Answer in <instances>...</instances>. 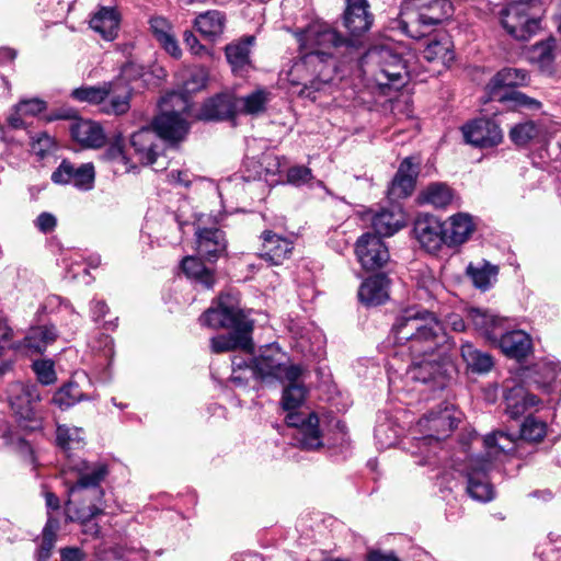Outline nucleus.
Listing matches in <instances>:
<instances>
[{"instance_id": "obj_1", "label": "nucleus", "mask_w": 561, "mask_h": 561, "mask_svg": "<svg viewBox=\"0 0 561 561\" xmlns=\"http://www.w3.org/2000/svg\"><path fill=\"white\" fill-rule=\"evenodd\" d=\"M176 100L186 107V101L175 93L168 98H162L160 102L161 114L158 115L152 126L154 130L144 127L134 133L130 137V148L134 149L133 161L135 164H154L158 162L160 152L158 138L170 144H175L184 139L188 131V124L184 117H180L179 113L169 112L168 104Z\"/></svg>"}, {"instance_id": "obj_2", "label": "nucleus", "mask_w": 561, "mask_h": 561, "mask_svg": "<svg viewBox=\"0 0 561 561\" xmlns=\"http://www.w3.org/2000/svg\"><path fill=\"white\" fill-rule=\"evenodd\" d=\"M391 335L394 344L408 343V351H433L447 343L444 325L427 310L408 308L403 310L392 325Z\"/></svg>"}, {"instance_id": "obj_3", "label": "nucleus", "mask_w": 561, "mask_h": 561, "mask_svg": "<svg viewBox=\"0 0 561 561\" xmlns=\"http://www.w3.org/2000/svg\"><path fill=\"white\" fill-rule=\"evenodd\" d=\"M298 42L304 54L295 65L296 69H310L321 82H328L331 79V49L345 41L330 25L317 21L298 33Z\"/></svg>"}, {"instance_id": "obj_4", "label": "nucleus", "mask_w": 561, "mask_h": 561, "mask_svg": "<svg viewBox=\"0 0 561 561\" xmlns=\"http://www.w3.org/2000/svg\"><path fill=\"white\" fill-rule=\"evenodd\" d=\"M448 0H403L401 30L410 37L420 39L430 28L451 13Z\"/></svg>"}, {"instance_id": "obj_5", "label": "nucleus", "mask_w": 561, "mask_h": 561, "mask_svg": "<svg viewBox=\"0 0 561 561\" xmlns=\"http://www.w3.org/2000/svg\"><path fill=\"white\" fill-rule=\"evenodd\" d=\"M546 13L542 0H518L501 11V24L518 41H527L535 35Z\"/></svg>"}, {"instance_id": "obj_6", "label": "nucleus", "mask_w": 561, "mask_h": 561, "mask_svg": "<svg viewBox=\"0 0 561 561\" xmlns=\"http://www.w3.org/2000/svg\"><path fill=\"white\" fill-rule=\"evenodd\" d=\"M365 71H370L378 85L399 88L404 84L405 65L399 54L390 47L375 46L369 48L360 59Z\"/></svg>"}, {"instance_id": "obj_7", "label": "nucleus", "mask_w": 561, "mask_h": 561, "mask_svg": "<svg viewBox=\"0 0 561 561\" xmlns=\"http://www.w3.org/2000/svg\"><path fill=\"white\" fill-rule=\"evenodd\" d=\"M529 80L524 69L507 67L500 70L488 83L486 92L491 101L512 102L514 106L539 108L540 102L522 92L508 90L525 85Z\"/></svg>"}, {"instance_id": "obj_8", "label": "nucleus", "mask_w": 561, "mask_h": 561, "mask_svg": "<svg viewBox=\"0 0 561 561\" xmlns=\"http://www.w3.org/2000/svg\"><path fill=\"white\" fill-rule=\"evenodd\" d=\"M424 436L416 439L417 453L423 456L419 461L420 465L431 463L430 456L436 455L440 446V439L448 436L449 433L457 427V420L453 416L448 408L434 413L431 412L417 422Z\"/></svg>"}, {"instance_id": "obj_9", "label": "nucleus", "mask_w": 561, "mask_h": 561, "mask_svg": "<svg viewBox=\"0 0 561 561\" xmlns=\"http://www.w3.org/2000/svg\"><path fill=\"white\" fill-rule=\"evenodd\" d=\"M445 350V344H440L433 351L412 352V364L407 369V377L422 383L433 382L434 388L443 389L447 380Z\"/></svg>"}, {"instance_id": "obj_10", "label": "nucleus", "mask_w": 561, "mask_h": 561, "mask_svg": "<svg viewBox=\"0 0 561 561\" xmlns=\"http://www.w3.org/2000/svg\"><path fill=\"white\" fill-rule=\"evenodd\" d=\"M287 363V355L277 345L271 344L261 350L260 355L252 359V365L249 368L253 375L262 380H298L301 369L296 365H288Z\"/></svg>"}, {"instance_id": "obj_11", "label": "nucleus", "mask_w": 561, "mask_h": 561, "mask_svg": "<svg viewBox=\"0 0 561 561\" xmlns=\"http://www.w3.org/2000/svg\"><path fill=\"white\" fill-rule=\"evenodd\" d=\"M10 407L20 421L30 422L25 427L31 431L41 428V420L37 417L34 403L41 400L36 385L13 382L8 388Z\"/></svg>"}, {"instance_id": "obj_12", "label": "nucleus", "mask_w": 561, "mask_h": 561, "mask_svg": "<svg viewBox=\"0 0 561 561\" xmlns=\"http://www.w3.org/2000/svg\"><path fill=\"white\" fill-rule=\"evenodd\" d=\"M70 468L76 472L77 481L68 485L69 496L76 497L80 492L88 491L100 501L103 496V491L99 486L108 473L107 465L104 462L79 460ZM70 504L71 499L66 503L68 512H70Z\"/></svg>"}, {"instance_id": "obj_13", "label": "nucleus", "mask_w": 561, "mask_h": 561, "mask_svg": "<svg viewBox=\"0 0 561 561\" xmlns=\"http://www.w3.org/2000/svg\"><path fill=\"white\" fill-rule=\"evenodd\" d=\"M242 321L251 320L238 308L234 297L229 294L221 295L217 300V306L209 307L199 317L201 324L210 329H230Z\"/></svg>"}, {"instance_id": "obj_14", "label": "nucleus", "mask_w": 561, "mask_h": 561, "mask_svg": "<svg viewBox=\"0 0 561 561\" xmlns=\"http://www.w3.org/2000/svg\"><path fill=\"white\" fill-rule=\"evenodd\" d=\"M288 426L295 427V439L297 444L304 448L313 450L322 446L321 435L319 431V417L316 413L289 411L286 415Z\"/></svg>"}, {"instance_id": "obj_15", "label": "nucleus", "mask_w": 561, "mask_h": 561, "mask_svg": "<svg viewBox=\"0 0 561 561\" xmlns=\"http://www.w3.org/2000/svg\"><path fill=\"white\" fill-rule=\"evenodd\" d=\"M527 385L534 382L543 391L561 392V366L558 362L541 359L531 367L522 368L518 375Z\"/></svg>"}, {"instance_id": "obj_16", "label": "nucleus", "mask_w": 561, "mask_h": 561, "mask_svg": "<svg viewBox=\"0 0 561 561\" xmlns=\"http://www.w3.org/2000/svg\"><path fill=\"white\" fill-rule=\"evenodd\" d=\"M355 254L365 270H377L389 261V251L380 237L366 232L358 238Z\"/></svg>"}, {"instance_id": "obj_17", "label": "nucleus", "mask_w": 561, "mask_h": 561, "mask_svg": "<svg viewBox=\"0 0 561 561\" xmlns=\"http://www.w3.org/2000/svg\"><path fill=\"white\" fill-rule=\"evenodd\" d=\"M95 171L92 163H82L78 167L64 160L53 172L51 181L56 184H71L78 190L90 191L93 188Z\"/></svg>"}, {"instance_id": "obj_18", "label": "nucleus", "mask_w": 561, "mask_h": 561, "mask_svg": "<svg viewBox=\"0 0 561 561\" xmlns=\"http://www.w3.org/2000/svg\"><path fill=\"white\" fill-rule=\"evenodd\" d=\"M491 468V461L482 457L471 458L467 468V491L469 495L480 502L491 501L494 491L490 484L486 472Z\"/></svg>"}, {"instance_id": "obj_19", "label": "nucleus", "mask_w": 561, "mask_h": 561, "mask_svg": "<svg viewBox=\"0 0 561 561\" xmlns=\"http://www.w3.org/2000/svg\"><path fill=\"white\" fill-rule=\"evenodd\" d=\"M414 236L428 253H436L446 244L444 225L432 215H420L414 222Z\"/></svg>"}, {"instance_id": "obj_20", "label": "nucleus", "mask_w": 561, "mask_h": 561, "mask_svg": "<svg viewBox=\"0 0 561 561\" xmlns=\"http://www.w3.org/2000/svg\"><path fill=\"white\" fill-rule=\"evenodd\" d=\"M209 80L208 69L202 66H195L188 69H185L181 75V84L182 92H171L167 94L164 98L175 93L181 95L186 101V107L183 110V104L176 100L169 102L168 111L179 113L180 117H183L184 113H187L190 110V103L187 100V94L194 93L206 88L207 82Z\"/></svg>"}, {"instance_id": "obj_21", "label": "nucleus", "mask_w": 561, "mask_h": 561, "mask_svg": "<svg viewBox=\"0 0 561 561\" xmlns=\"http://www.w3.org/2000/svg\"><path fill=\"white\" fill-rule=\"evenodd\" d=\"M519 379L520 382H513L511 385L510 381H506L505 383V411L512 419L522 416L541 402L525 386L527 383L526 380H523L520 377Z\"/></svg>"}, {"instance_id": "obj_22", "label": "nucleus", "mask_w": 561, "mask_h": 561, "mask_svg": "<svg viewBox=\"0 0 561 561\" xmlns=\"http://www.w3.org/2000/svg\"><path fill=\"white\" fill-rule=\"evenodd\" d=\"M466 141L480 148L497 146L503 139L500 126L492 119H476L462 127Z\"/></svg>"}, {"instance_id": "obj_23", "label": "nucleus", "mask_w": 561, "mask_h": 561, "mask_svg": "<svg viewBox=\"0 0 561 561\" xmlns=\"http://www.w3.org/2000/svg\"><path fill=\"white\" fill-rule=\"evenodd\" d=\"M231 329L232 331L228 334L218 335L211 339V351L214 353L230 352L236 348L251 351V332L253 330V322L242 321Z\"/></svg>"}, {"instance_id": "obj_24", "label": "nucleus", "mask_w": 561, "mask_h": 561, "mask_svg": "<svg viewBox=\"0 0 561 561\" xmlns=\"http://www.w3.org/2000/svg\"><path fill=\"white\" fill-rule=\"evenodd\" d=\"M371 227L378 237H391L405 225V217L399 206L380 208L370 217Z\"/></svg>"}, {"instance_id": "obj_25", "label": "nucleus", "mask_w": 561, "mask_h": 561, "mask_svg": "<svg viewBox=\"0 0 561 561\" xmlns=\"http://www.w3.org/2000/svg\"><path fill=\"white\" fill-rule=\"evenodd\" d=\"M496 343L501 351L508 357L515 359L525 358L531 351L533 342L530 336L523 330L505 331L501 330Z\"/></svg>"}, {"instance_id": "obj_26", "label": "nucleus", "mask_w": 561, "mask_h": 561, "mask_svg": "<svg viewBox=\"0 0 561 561\" xmlns=\"http://www.w3.org/2000/svg\"><path fill=\"white\" fill-rule=\"evenodd\" d=\"M346 2L345 27L353 36H360L373 24V15L368 12V2L366 0H346Z\"/></svg>"}, {"instance_id": "obj_27", "label": "nucleus", "mask_w": 561, "mask_h": 561, "mask_svg": "<svg viewBox=\"0 0 561 561\" xmlns=\"http://www.w3.org/2000/svg\"><path fill=\"white\" fill-rule=\"evenodd\" d=\"M262 253L261 256L274 265L282 264L287 260L293 251V242L270 230L262 233Z\"/></svg>"}, {"instance_id": "obj_28", "label": "nucleus", "mask_w": 561, "mask_h": 561, "mask_svg": "<svg viewBox=\"0 0 561 561\" xmlns=\"http://www.w3.org/2000/svg\"><path fill=\"white\" fill-rule=\"evenodd\" d=\"M121 15L115 8L101 7L91 18L90 27L103 39L114 41L119 31Z\"/></svg>"}, {"instance_id": "obj_29", "label": "nucleus", "mask_w": 561, "mask_h": 561, "mask_svg": "<svg viewBox=\"0 0 561 561\" xmlns=\"http://www.w3.org/2000/svg\"><path fill=\"white\" fill-rule=\"evenodd\" d=\"M197 251L199 255L213 261L221 255L226 250V239L221 230L217 228H197Z\"/></svg>"}, {"instance_id": "obj_30", "label": "nucleus", "mask_w": 561, "mask_h": 561, "mask_svg": "<svg viewBox=\"0 0 561 561\" xmlns=\"http://www.w3.org/2000/svg\"><path fill=\"white\" fill-rule=\"evenodd\" d=\"M237 107V99L232 94H218L205 102L198 118L204 121L227 119L234 115Z\"/></svg>"}, {"instance_id": "obj_31", "label": "nucleus", "mask_w": 561, "mask_h": 561, "mask_svg": "<svg viewBox=\"0 0 561 561\" xmlns=\"http://www.w3.org/2000/svg\"><path fill=\"white\" fill-rule=\"evenodd\" d=\"M71 135L77 142L85 148H101L106 141L103 127L90 119H79L73 123Z\"/></svg>"}, {"instance_id": "obj_32", "label": "nucleus", "mask_w": 561, "mask_h": 561, "mask_svg": "<svg viewBox=\"0 0 561 561\" xmlns=\"http://www.w3.org/2000/svg\"><path fill=\"white\" fill-rule=\"evenodd\" d=\"M389 279L386 275L377 274L365 279L359 289L358 298L366 306H378L389 298Z\"/></svg>"}, {"instance_id": "obj_33", "label": "nucleus", "mask_w": 561, "mask_h": 561, "mask_svg": "<svg viewBox=\"0 0 561 561\" xmlns=\"http://www.w3.org/2000/svg\"><path fill=\"white\" fill-rule=\"evenodd\" d=\"M468 317L474 329L491 342L497 341L501 330L506 329V319L489 310L471 309Z\"/></svg>"}, {"instance_id": "obj_34", "label": "nucleus", "mask_w": 561, "mask_h": 561, "mask_svg": "<svg viewBox=\"0 0 561 561\" xmlns=\"http://www.w3.org/2000/svg\"><path fill=\"white\" fill-rule=\"evenodd\" d=\"M444 225L446 245L455 247L466 242L473 232L472 218L467 214H456Z\"/></svg>"}, {"instance_id": "obj_35", "label": "nucleus", "mask_w": 561, "mask_h": 561, "mask_svg": "<svg viewBox=\"0 0 561 561\" xmlns=\"http://www.w3.org/2000/svg\"><path fill=\"white\" fill-rule=\"evenodd\" d=\"M225 26L226 15L218 10L203 12L194 20V27L210 42L217 41L222 35Z\"/></svg>"}, {"instance_id": "obj_36", "label": "nucleus", "mask_w": 561, "mask_h": 561, "mask_svg": "<svg viewBox=\"0 0 561 561\" xmlns=\"http://www.w3.org/2000/svg\"><path fill=\"white\" fill-rule=\"evenodd\" d=\"M417 175L416 167L411 158H405L392 180L389 188V195L392 198H403L411 194L414 188L415 178Z\"/></svg>"}, {"instance_id": "obj_37", "label": "nucleus", "mask_w": 561, "mask_h": 561, "mask_svg": "<svg viewBox=\"0 0 561 561\" xmlns=\"http://www.w3.org/2000/svg\"><path fill=\"white\" fill-rule=\"evenodd\" d=\"M111 93L104 101L101 111L106 114L122 115L130 107L131 91L128 84L122 80L112 81Z\"/></svg>"}, {"instance_id": "obj_38", "label": "nucleus", "mask_w": 561, "mask_h": 561, "mask_svg": "<svg viewBox=\"0 0 561 561\" xmlns=\"http://www.w3.org/2000/svg\"><path fill=\"white\" fill-rule=\"evenodd\" d=\"M423 57L428 61L448 67L455 58L449 36L439 34L431 38L423 49Z\"/></svg>"}, {"instance_id": "obj_39", "label": "nucleus", "mask_w": 561, "mask_h": 561, "mask_svg": "<svg viewBox=\"0 0 561 561\" xmlns=\"http://www.w3.org/2000/svg\"><path fill=\"white\" fill-rule=\"evenodd\" d=\"M150 27L161 47L173 58L179 59L182 56V50L172 32L171 24L162 16H154L150 20Z\"/></svg>"}, {"instance_id": "obj_40", "label": "nucleus", "mask_w": 561, "mask_h": 561, "mask_svg": "<svg viewBox=\"0 0 561 561\" xmlns=\"http://www.w3.org/2000/svg\"><path fill=\"white\" fill-rule=\"evenodd\" d=\"M486 460L491 462L496 459L501 454H508L514 450L516 445V437L503 431H496L489 434L483 439Z\"/></svg>"}, {"instance_id": "obj_41", "label": "nucleus", "mask_w": 561, "mask_h": 561, "mask_svg": "<svg viewBox=\"0 0 561 561\" xmlns=\"http://www.w3.org/2000/svg\"><path fill=\"white\" fill-rule=\"evenodd\" d=\"M59 528V519L48 514L46 525L42 531L41 542L35 551L36 561H48L50 559L57 541Z\"/></svg>"}, {"instance_id": "obj_42", "label": "nucleus", "mask_w": 561, "mask_h": 561, "mask_svg": "<svg viewBox=\"0 0 561 561\" xmlns=\"http://www.w3.org/2000/svg\"><path fill=\"white\" fill-rule=\"evenodd\" d=\"M253 41V36H248L226 46V57L233 71H242L250 66V48Z\"/></svg>"}, {"instance_id": "obj_43", "label": "nucleus", "mask_w": 561, "mask_h": 561, "mask_svg": "<svg viewBox=\"0 0 561 561\" xmlns=\"http://www.w3.org/2000/svg\"><path fill=\"white\" fill-rule=\"evenodd\" d=\"M56 337L57 331L54 325L36 327L31 329L24 337L23 346L31 352L42 353Z\"/></svg>"}, {"instance_id": "obj_44", "label": "nucleus", "mask_w": 561, "mask_h": 561, "mask_svg": "<svg viewBox=\"0 0 561 561\" xmlns=\"http://www.w3.org/2000/svg\"><path fill=\"white\" fill-rule=\"evenodd\" d=\"M461 356L468 368L476 373H488L493 366L490 354L479 351L468 342L461 345Z\"/></svg>"}, {"instance_id": "obj_45", "label": "nucleus", "mask_w": 561, "mask_h": 561, "mask_svg": "<svg viewBox=\"0 0 561 561\" xmlns=\"http://www.w3.org/2000/svg\"><path fill=\"white\" fill-rule=\"evenodd\" d=\"M181 266L188 278L201 283L206 288H210L214 285L213 272L198 257L186 256L182 260Z\"/></svg>"}, {"instance_id": "obj_46", "label": "nucleus", "mask_w": 561, "mask_h": 561, "mask_svg": "<svg viewBox=\"0 0 561 561\" xmlns=\"http://www.w3.org/2000/svg\"><path fill=\"white\" fill-rule=\"evenodd\" d=\"M94 398V396H85L77 383L68 382L55 392L53 403L61 410H67L80 401Z\"/></svg>"}, {"instance_id": "obj_47", "label": "nucleus", "mask_w": 561, "mask_h": 561, "mask_svg": "<svg viewBox=\"0 0 561 561\" xmlns=\"http://www.w3.org/2000/svg\"><path fill=\"white\" fill-rule=\"evenodd\" d=\"M467 273L477 288L486 290L496 280L497 267L488 262L477 266L470 264L467 267Z\"/></svg>"}, {"instance_id": "obj_48", "label": "nucleus", "mask_w": 561, "mask_h": 561, "mask_svg": "<svg viewBox=\"0 0 561 561\" xmlns=\"http://www.w3.org/2000/svg\"><path fill=\"white\" fill-rule=\"evenodd\" d=\"M108 93H111V83L105 82L98 87H81L75 89L71 95L80 102L101 105L102 107Z\"/></svg>"}, {"instance_id": "obj_49", "label": "nucleus", "mask_w": 561, "mask_h": 561, "mask_svg": "<svg viewBox=\"0 0 561 561\" xmlns=\"http://www.w3.org/2000/svg\"><path fill=\"white\" fill-rule=\"evenodd\" d=\"M270 92L264 89H257L250 94L237 100L242 107V112L250 115L263 113L270 101Z\"/></svg>"}, {"instance_id": "obj_50", "label": "nucleus", "mask_w": 561, "mask_h": 561, "mask_svg": "<svg viewBox=\"0 0 561 561\" xmlns=\"http://www.w3.org/2000/svg\"><path fill=\"white\" fill-rule=\"evenodd\" d=\"M56 439L64 450L80 447L83 439V430L76 426L58 425Z\"/></svg>"}, {"instance_id": "obj_51", "label": "nucleus", "mask_w": 561, "mask_h": 561, "mask_svg": "<svg viewBox=\"0 0 561 561\" xmlns=\"http://www.w3.org/2000/svg\"><path fill=\"white\" fill-rule=\"evenodd\" d=\"M422 198L434 207H445L451 202L453 194L447 185L435 183L423 192Z\"/></svg>"}, {"instance_id": "obj_52", "label": "nucleus", "mask_w": 561, "mask_h": 561, "mask_svg": "<svg viewBox=\"0 0 561 561\" xmlns=\"http://www.w3.org/2000/svg\"><path fill=\"white\" fill-rule=\"evenodd\" d=\"M102 512H103V508L101 506H99L98 504L93 503L87 507H82L81 510H79L77 512L76 517H72L69 515V518L71 520H73V519L80 520L84 526V528H83L84 534L98 537L100 534V527L98 524L92 523V518L99 514H102Z\"/></svg>"}, {"instance_id": "obj_53", "label": "nucleus", "mask_w": 561, "mask_h": 561, "mask_svg": "<svg viewBox=\"0 0 561 561\" xmlns=\"http://www.w3.org/2000/svg\"><path fill=\"white\" fill-rule=\"evenodd\" d=\"M538 134V126L534 122H524L511 128L510 138L516 146L523 147L536 138Z\"/></svg>"}, {"instance_id": "obj_54", "label": "nucleus", "mask_w": 561, "mask_h": 561, "mask_svg": "<svg viewBox=\"0 0 561 561\" xmlns=\"http://www.w3.org/2000/svg\"><path fill=\"white\" fill-rule=\"evenodd\" d=\"M102 157L106 161L122 164L126 171L135 167V162L128 151L124 149L121 138L111 144Z\"/></svg>"}, {"instance_id": "obj_55", "label": "nucleus", "mask_w": 561, "mask_h": 561, "mask_svg": "<svg viewBox=\"0 0 561 561\" xmlns=\"http://www.w3.org/2000/svg\"><path fill=\"white\" fill-rule=\"evenodd\" d=\"M289 385L284 389L282 403L285 410L297 409L305 399L306 389L297 383V380L288 381Z\"/></svg>"}, {"instance_id": "obj_56", "label": "nucleus", "mask_w": 561, "mask_h": 561, "mask_svg": "<svg viewBox=\"0 0 561 561\" xmlns=\"http://www.w3.org/2000/svg\"><path fill=\"white\" fill-rule=\"evenodd\" d=\"M547 425L545 422L529 416L522 425L520 437L529 442H539L545 437Z\"/></svg>"}, {"instance_id": "obj_57", "label": "nucleus", "mask_w": 561, "mask_h": 561, "mask_svg": "<svg viewBox=\"0 0 561 561\" xmlns=\"http://www.w3.org/2000/svg\"><path fill=\"white\" fill-rule=\"evenodd\" d=\"M33 370L42 385H53L57 380L54 363L49 359L35 360L33 363Z\"/></svg>"}, {"instance_id": "obj_58", "label": "nucleus", "mask_w": 561, "mask_h": 561, "mask_svg": "<svg viewBox=\"0 0 561 561\" xmlns=\"http://www.w3.org/2000/svg\"><path fill=\"white\" fill-rule=\"evenodd\" d=\"M311 179V170L306 167H293L287 171V182L296 186L304 185Z\"/></svg>"}, {"instance_id": "obj_59", "label": "nucleus", "mask_w": 561, "mask_h": 561, "mask_svg": "<svg viewBox=\"0 0 561 561\" xmlns=\"http://www.w3.org/2000/svg\"><path fill=\"white\" fill-rule=\"evenodd\" d=\"M46 108V103L39 99L23 100L19 103V111H22L25 117L36 116Z\"/></svg>"}, {"instance_id": "obj_60", "label": "nucleus", "mask_w": 561, "mask_h": 561, "mask_svg": "<svg viewBox=\"0 0 561 561\" xmlns=\"http://www.w3.org/2000/svg\"><path fill=\"white\" fill-rule=\"evenodd\" d=\"M13 331L5 320L0 319V355L9 348H20L12 342Z\"/></svg>"}, {"instance_id": "obj_61", "label": "nucleus", "mask_w": 561, "mask_h": 561, "mask_svg": "<svg viewBox=\"0 0 561 561\" xmlns=\"http://www.w3.org/2000/svg\"><path fill=\"white\" fill-rule=\"evenodd\" d=\"M183 41L193 55L203 56L209 54L207 48L199 43L198 38L192 31L186 30L184 32Z\"/></svg>"}, {"instance_id": "obj_62", "label": "nucleus", "mask_w": 561, "mask_h": 561, "mask_svg": "<svg viewBox=\"0 0 561 561\" xmlns=\"http://www.w3.org/2000/svg\"><path fill=\"white\" fill-rule=\"evenodd\" d=\"M536 58L543 70L550 71L553 61V54L549 45L541 44L536 48Z\"/></svg>"}, {"instance_id": "obj_63", "label": "nucleus", "mask_w": 561, "mask_h": 561, "mask_svg": "<svg viewBox=\"0 0 561 561\" xmlns=\"http://www.w3.org/2000/svg\"><path fill=\"white\" fill-rule=\"evenodd\" d=\"M60 561H84L87 553L79 547H64L59 550Z\"/></svg>"}, {"instance_id": "obj_64", "label": "nucleus", "mask_w": 561, "mask_h": 561, "mask_svg": "<svg viewBox=\"0 0 561 561\" xmlns=\"http://www.w3.org/2000/svg\"><path fill=\"white\" fill-rule=\"evenodd\" d=\"M36 227L44 233L50 232L56 227V217L49 213H42L36 218Z\"/></svg>"}]
</instances>
